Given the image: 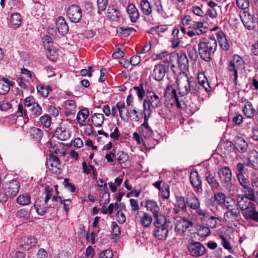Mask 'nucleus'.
Returning <instances> with one entry per match:
<instances>
[{"label":"nucleus","instance_id":"de8ad7c7","mask_svg":"<svg viewBox=\"0 0 258 258\" xmlns=\"http://www.w3.org/2000/svg\"><path fill=\"white\" fill-rule=\"evenodd\" d=\"M219 237L221 239V245L225 249L228 250L229 252H231L232 251V247L230 241V238H228L223 235H220Z\"/></svg>","mask_w":258,"mask_h":258},{"label":"nucleus","instance_id":"f704fd0d","mask_svg":"<svg viewBox=\"0 0 258 258\" xmlns=\"http://www.w3.org/2000/svg\"><path fill=\"white\" fill-rule=\"evenodd\" d=\"M107 16L112 20L117 21L119 18L120 12L115 6H109Z\"/></svg>","mask_w":258,"mask_h":258},{"label":"nucleus","instance_id":"680f3d73","mask_svg":"<svg viewBox=\"0 0 258 258\" xmlns=\"http://www.w3.org/2000/svg\"><path fill=\"white\" fill-rule=\"evenodd\" d=\"M218 219L214 216H211L207 221V225L210 228H215L217 226Z\"/></svg>","mask_w":258,"mask_h":258},{"label":"nucleus","instance_id":"bb28decb","mask_svg":"<svg viewBox=\"0 0 258 258\" xmlns=\"http://www.w3.org/2000/svg\"><path fill=\"white\" fill-rule=\"evenodd\" d=\"M242 112L244 115L248 118L251 119L254 116L256 117L255 108L253 106L252 103L246 101L242 108Z\"/></svg>","mask_w":258,"mask_h":258},{"label":"nucleus","instance_id":"e433bc0d","mask_svg":"<svg viewBox=\"0 0 258 258\" xmlns=\"http://www.w3.org/2000/svg\"><path fill=\"white\" fill-rule=\"evenodd\" d=\"M248 166L246 165V162L244 163H238L235 167V173L237 176L247 175L248 172Z\"/></svg>","mask_w":258,"mask_h":258},{"label":"nucleus","instance_id":"4468645a","mask_svg":"<svg viewBox=\"0 0 258 258\" xmlns=\"http://www.w3.org/2000/svg\"><path fill=\"white\" fill-rule=\"evenodd\" d=\"M20 187L19 182L16 180H12L5 185L4 189L8 196L13 197L18 193Z\"/></svg>","mask_w":258,"mask_h":258},{"label":"nucleus","instance_id":"423d86ee","mask_svg":"<svg viewBox=\"0 0 258 258\" xmlns=\"http://www.w3.org/2000/svg\"><path fill=\"white\" fill-rule=\"evenodd\" d=\"M218 177L221 182L228 191L234 190V185L232 184V172L228 166H225L219 169L217 172Z\"/></svg>","mask_w":258,"mask_h":258},{"label":"nucleus","instance_id":"6e6552de","mask_svg":"<svg viewBox=\"0 0 258 258\" xmlns=\"http://www.w3.org/2000/svg\"><path fill=\"white\" fill-rule=\"evenodd\" d=\"M189 254L194 257H198L203 255L206 249L205 246L199 241L191 239L187 245Z\"/></svg>","mask_w":258,"mask_h":258},{"label":"nucleus","instance_id":"4be33fe9","mask_svg":"<svg viewBox=\"0 0 258 258\" xmlns=\"http://www.w3.org/2000/svg\"><path fill=\"white\" fill-rule=\"evenodd\" d=\"M240 215V210L238 208L227 210L224 214L223 218L225 221L233 222L237 220Z\"/></svg>","mask_w":258,"mask_h":258},{"label":"nucleus","instance_id":"49530a36","mask_svg":"<svg viewBox=\"0 0 258 258\" xmlns=\"http://www.w3.org/2000/svg\"><path fill=\"white\" fill-rule=\"evenodd\" d=\"M214 197L216 203L219 206L221 207H223V205H224V203L226 201L225 195L221 192H217L214 194Z\"/></svg>","mask_w":258,"mask_h":258},{"label":"nucleus","instance_id":"393cba45","mask_svg":"<svg viewBox=\"0 0 258 258\" xmlns=\"http://www.w3.org/2000/svg\"><path fill=\"white\" fill-rule=\"evenodd\" d=\"M216 36L219 44L221 48L224 51L228 50L230 48V45L223 32L222 31L217 32Z\"/></svg>","mask_w":258,"mask_h":258},{"label":"nucleus","instance_id":"39448f33","mask_svg":"<svg viewBox=\"0 0 258 258\" xmlns=\"http://www.w3.org/2000/svg\"><path fill=\"white\" fill-rule=\"evenodd\" d=\"M244 67L243 59L238 55L234 54L232 58L228 61L227 70L230 76L234 77V84H236L238 79V72Z\"/></svg>","mask_w":258,"mask_h":258},{"label":"nucleus","instance_id":"13d9d810","mask_svg":"<svg viewBox=\"0 0 258 258\" xmlns=\"http://www.w3.org/2000/svg\"><path fill=\"white\" fill-rule=\"evenodd\" d=\"M107 0H97V5L98 8V13L101 14V12L104 11L107 6Z\"/></svg>","mask_w":258,"mask_h":258},{"label":"nucleus","instance_id":"5fc2aeb1","mask_svg":"<svg viewBox=\"0 0 258 258\" xmlns=\"http://www.w3.org/2000/svg\"><path fill=\"white\" fill-rule=\"evenodd\" d=\"M116 107L118 108L121 119L122 120H125L126 118L123 116V113L125 112L126 113V110H128V109L126 108L124 103L120 102L117 103Z\"/></svg>","mask_w":258,"mask_h":258},{"label":"nucleus","instance_id":"864d4df0","mask_svg":"<svg viewBox=\"0 0 258 258\" xmlns=\"http://www.w3.org/2000/svg\"><path fill=\"white\" fill-rule=\"evenodd\" d=\"M132 91H133L137 95L140 100L143 99L145 94V91L142 85L140 86H135L133 87Z\"/></svg>","mask_w":258,"mask_h":258},{"label":"nucleus","instance_id":"f257e3e1","mask_svg":"<svg viewBox=\"0 0 258 258\" xmlns=\"http://www.w3.org/2000/svg\"><path fill=\"white\" fill-rule=\"evenodd\" d=\"M198 80L199 84L192 77L189 78L185 73H179L176 79L179 94L182 96L187 95L189 93L193 95H198L201 91L200 87L207 92L211 91L212 87L204 73H199Z\"/></svg>","mask_w":258,"mask_h":258},{"label":"nucleus","instance_id":"aec40b11","mask_svg":"<svg viewBox=\"0 0 258 258\" xmlns=\"http://www.w3.org/2000/svg\"><path fill=\"white\" fill-rule=\"evenodd\" d=\"M236 201L237 207L242 212L247 209L253 204L248 199L241 194H238L236 196Z\"/></svg>","mask_w":258,"mask_h":258},{"label":"nucleus","instance_id":"7ed1b4c3","mask_svg":"<svg viewBox=\"0 0 258 258\" xmlns=\"http://www.w3.org/2000/svg\"><path fill=\"white\" fill-rule=\"evenodd\" d=\"M162 105L161 98L155 93H150L147 95L143 102L144 116L151 117L154 110L160 107Z\"/></svg>","mask_w":258,"mask_h":258},{"label":"nucleus","instance_id":"c85d7f7f","mask_svg":"<svg viewBox=\"0 0 258 258\" xmlns=\"http://www.w3.org/2000/svg\"><path fill=\"white\" fill-rule=\"evenodd\" d=\"M14 82L8 79L3 78L0 80V94H7L10 89V87L13 86Z\"/></svg>","mask_w":258,"mask_h":258},{"label":"nucleus","instance_id":"6ab92c4d","mask_svg":"<svg viewBox=\"0 0 258 258\" xmlns=\"http://www.w3.org/2000/svg\"><path fill=\"white\" fill-rule=\"evenodd\" d=\"M56 28L59 33L64 36L69 32V26L64 18L61 16L58 17L55 22Z\"/></svg>","mask_w":258,"mask_h":258},{"label":"nucleus","instance_id":"6e6d98bb","mask_svg":"<svg viewBox=\"0 0 258 258\" xmlns=\"http://www.w3.org/2000/svg\"><path fill=\"white\" fill-rule=\"evenodd\" d=\"M40 121L44 127L48 128L50 126L51 120L50 117L45 114L40 117Z\"/></svg>","mask_w":258,"mask_h":258},{"label":"nucleus","instance_id":"1a4fd4ad","mask_svg":"<svg viewBox=\"0 0 258 258\" xmlns=\"http://www.w3.org/2000/svg\"><path fill=\"white\" fill-rule=\"evenodd\" d=\"M169 64L168 62L164 61L155 66L152 73L153 78L158 82L163 80L166 74L169 71Z\"/></svg>","mask_w":258,"mask_h":258},{"label":"nucleus","instance_id":"473e14b6","mask_svg":"<svg viewBox=\"0 0 258 258\" xmlns=\"http://www.w3.org/2000/svg\"><path fill=\"white\" fill-rule=\"evenodd\" d=\"M37 243V239L34 237H30L24 238L21 244L23 249L28 250L35 245Z\"/></svg>","mask_w":258,"mask_h":258},{"label":"nucleus","instance_id":"603ef678","mask_svg":"<svg viewBox=\"0 0 258 258\" xmlns=\"http://www.w3.org/2000/svg\"><path fill=\"white\" fill-rule=\"evenodd\" d=\"M65 106L68 114H71L75 111L76 105L75 102L73 100H67L65 102Z\"/></svg>","mask_w":258,"mask_h":258},{"label":"nucleus","instance_id":"e2e57ef3","mask_svg":"<svg viewBox=\"0 0 258 258\" xmlns=\"http://www.w3.org/2000/svg\"><path fill=\"white\" fill-rule=\"evenodd\" d=\"M52 192L53 188L48 185H46L45 187V191L44 192L45 198L43 200L47 203L52 196Z\"/></svg>","mask_w":258,"mask_h":258},{"label":"nucleus","instance_id":"c756f323","mask_svg":"<svg viewBox=\"0 0 258 258\" xmlns=\"http://www.w3.org/2000/svg\"><path fill=\"white\" fill-rule=\"evenodd\" d=\"M242 191L243 193V196L246 197L249 201L254 202L256 198L255 197V188H252L250 184L242 188Z\"/></svg>","mask_w":258,"mask_h":258},{"label":"nucleus","instance_id":"774afa93","mask_svg":"<svg viewBox=\"0 0 258 258\" xmlns=\"http://www.w3.org/2000/svg\"><path fill=\"white\" fill-rule=\"evenodd\" d=\"M47 57L51 61H54L57 58V52L54 49L49 48L47 53Z\"/></svg>","mask_w":258,"mask_h":258},{"label":"nucleus","instance_id":"a18cd8bd","mask_svg":"<svg viewBox=\"0 0 258 258\" xmlns=\"http://www.w3.org/2000/svg\"><path fill=\"white\" fill-rule=\"evenodd\" d=\"M30 134L33 138L37 142H39L43 137V131L37 127H32L30 130Z\"/></svg>","mask_w":258,"mask_h":258},{"label":"nucleus","instance_id":"2f4dec72","mask_svg":"<svg viewBox=\"0 0 258 258\" xmlns=\"http://www.w3.org/2000/svg\"><path fill=\"white\" fill-rule=\"evenodd\" d=\"M54 136L61 141H66L70 139L71 134L69 130L61 127L56 130Z\"/></svg>","mask_w":258,"mask_h":258},{"label":"nucleus","instance_id":"f8f14e48","mask_svg":"<svg viewBox=\"0 0 258 258\" xmlns=\"http://www.w3.org/2000/svg\"><path fill=\"white\" fill-rule=\"evenodd\" d=\"M46 165L52 173L59 174L61 173L60 164L59 159L54 155L49 156V159L46 161Z\"/></svg>","mask_w":258,"mask_h":258},{"label":"nucleus","instance_id":"dca6fc26","mask_svg":"<svg viewBox=\"0 0 258 258\" xmlns=\"http://www.w3.org/2000/svg\"><path fill=\"white\" fill-rule=\"evenodd\" d=\"M150 117L144 116V121L143 124L139 127V132L140 136L145 139L151 137L153 134V131L149 126L148 124V120Z\"/></svg>","mask_w":258,"mask_h":258},{"label":"nucleus","instance_id":"ddd939ff","mask_svg":"<svg viewBox=\"0 0 258 258\" xmlns=\"http://www.w3.org/2000/svg\"><path fill=\"white\" fill-rule=\"evenodd\" d=\"M194 224L192 222L184 218L181 219L176 221L175 230L181 235H184L186 230H190L193 227Z\"/></svg>","mask_w":258,"mask_h":258},{"label":"nucleus","instance_id":"f3484780","mask_svg":"<svg viewBox=\"0 0 258 258\" xmlns=\"http://www.w3.org/2000/svg\"><path fill=\"white\" fill-rule=\"evenodd\" d=\"M164 95L165 97H170L171 99H173V101L176 104V106L178 108H181V105L176 94V91L171 85H168L167 86Z\"/></svg>","mask_w":258,"mask_h":258},{"label":"nucleus","instance_id":"09e8293b","mask_svg":"<svg viewBox=\"0 0 258 258\" xmlns=\"http://www.w3.org/2000/svg\"><path fill=\"white\" fill-rule=\"evenodd\" d=\"M117 33L123 37L128 36L132 32L136 31L135 29L128 27H120L117 29Z\"/></svg>","mask_w":258,"mask_h":258},{"label":"nucleus","instance_id":"a211bd4d","mask_svg":"<svg viewBox=\"0 0 258 258\" xmlns=\"http://www.w3.org/2000/svg\"><path fill=\"white\" fill-rule=\"evenodd\" d=\"M242 212L243 216L245 219H252L254 221L258 222V212L256 210L255 205L254 203Z\"/></svg>","mask_w":258,"mask_h":258},{"label":"nucleus","instance_id":"3c124183","mask_svg":"<svg viewBox=\"0 0 258 258\" xmlns=\"http://www.w3.org/2000/svg\"><path fill=\"white\" fill-rule=\"evenodd\" d=\"M223 207H225L227 210H232V209L237 208V201L232 198H228L225 201Z\"/></svg>","mask_w":258,"mask_h":258},{"label":"nucleus","instance_id":"2eb2a0df","mask_svg":"<svg viewBox=\"0 0 258 258\" xmlns=\"http://www.w3.org/2000/svg\"><path fill=\"white\" fill-rule=\"evenodd\" d=\"M190 182L193 186L194 190L198 193L203 191L202 179L197 171L191 172L190 174Z\"/></svg>","mask_w":258,"mask_h":258},{"label":"nucleus","instance_id":"052dcab7","mask_svg":"<svg viewBox=\"0 0 258 258\" xmlns=\"http://www.w3.org/2000/svg\"><path fill=\"white\" fill-rule=\"evenodd\" d=\"M188 54L189 57L193 60H196L198 57V52L195 46L190 45L188 47Z\"/></svg>","mask_w":258,"mask_h":258},{"label":"nucleus","instance_id":"9b49d317","mask_svg":"<svg viewBox=\"0 0 258 258\" xmlns=\"http://www.w3.org/2000/svg\"><path fill=\"white\" fill-rule=\"evenodd\" d=\"M146 207L148 211L153 214L155 220L165 217L160 212V206L156 201L153 200H147L146 201Z\"/></svg>","mask_w":258,"mask_h":258},{"label":"nucleus","instance_id":"bf43d9fd","mask_svg":"<svg viewBox=\"0 0 258 258\" xmlns=\"http://www.w3.org/2000/svg\"><path fill=\"white\" fill-rule=\"evenodd\" d=\"M116 155L117 156V159L120 163H125L129 158L128 154L123 151H118Z\"/></svg>","mask_w":258,"mask_h":258},{"label":"nucleus","instance_id":"20e7f679","mask_svg":"<svg viewBox=\"0 0 258 258\" xmlns=\"http://www.w3.org/2000/svg\"><path fill=\"white\" fill-rule=\"evenodd\" d=\"M169 222H167L165 217L155 220L154 235L156 238L160 240L166 239L169 231Z\"/></svg>","mask_w":258,"mask_h":258},{"label":"nucleus","instance_id":"4c0bfd02","mask_svg":"<svg viewBox=\"0 0 258 258\" xmlns=\"http://www.w3.org/2000/svg\"><path fill=\"white\" fill-rule=\"evenodd\" d=\"M140 7L143 14L149 16L152 13V7L148 0H141Z\"/></svg>","mask_w":258,"mask_h":258},{"label":"nucleus","instance_id":"a878e982","mask_svg":"<svg viewBox=\"0 0 258 258\" xmlns=\"http://www.w3.org/2000/svg\"><path fill=\"white\" fill-rule=\"evenodd\" d=\"M186 203L187 206L192 210L197 209L200 207V200L193 192L187 195Z\"/></svg>","mask_w":258,"mask_h":258},{"label":"nucleus","instance_id":"9d476101","mask_svg":"<svg viewBox=\"0 0 258 258\" xmlns=\"http://www.w3.org/2000/svg\"><path fill=\"white\" fill-rule=\"evenodd\" d=\"M81 9L77 5H73L70 6L67 12L68 18L72 22H79L82 16Z\"/></svg>","mask_w":258,"mask_h":258},{"label":"nucleus","instance_id":"a19ab883","mask_svg":"<svg viewBox=\"0 0 258 258\" xmlns=\"http://www.w3.org/2000/svg\"><path fill=\"white\" fill-rule=\"evenodd\" d=\"M104 116L102 113H94L92 116V122L95 126L100 127L103 123Z\"/></svg>","mask_w":258,"mask_h":258},{"label":"nucleus","instance_id":"c03bdc74","mask_svg":"<svg viewBox=\"0 0 258 258\" xmlns=\"http://www.w3.org/2000/svg\"><path fill=\"white\" fill-rule=\"evenodd\" d=\"M177 62L179 66L185 69L188 64V59L185 53H181L178 54Z\"/></svg>","mask_w":258,"mask_h":258},{"label":"nucleus","instance_id":"37998d69","mask_svg":"<svg viewBox=\"0 0 258 258\" xmlns=\"http://www.w3.org/2000/svg\"><path fill=\"white\" fill-rule=\"evenodd\" d=\"M17 202L18 204L22 206L28 205L31 202V198L28 194H21L18 197Z\"/></svg>","mask_w":258,"mask_h":258},{"label":"nucleus","instance_id":"0e129e2a","mask_svg":"<svg viewBox=\"0 0 258 258\" xmlns=\"http://www.w3.org/2000/svg\"><path fill=\"white\" fill-rule=\"evenodd\" d=\"M156 12L160 15L162 16L164 13V10L162 6L161 0H155L154 3Z\"/></svg>","mask_w":258,"mask_h":258},{"label":"nucleus","instance_id":"0eeeda50","mask_svg":"<svg viewBox=\"0 0 258 258\" xmlns=\"http://www.w3.org/2000/svg\"><path fill=\"white\" fill-rule=\"evenodd\" d=\"M240 19L244 27L248 30H253L258 25V19L255 14L251 15L246 11L240 12Z\"/></svg>","mask_w":258,"mask_h":258},{"label":"nucleus","instance_id":"cd10ccee","mask_svg":"<svg viewBox=\"0 0 258 258\" xmlns=\"http://www.w3.org/2000/svg\"><path fill=\"white\" fill-rule=\"evenodd\" d=\"M47 202L43 200L38 199L34 205V207L36 209V212L38 215H44L47 212Z\"/></svg>","mask_w":258,"mask_h":258},{"label":"nucleus","instance_id":"ea45409f","mask_svg":"<svg viewBox=\"0 0 258 258\" xmlns=\"http://www.w3.org/2000/svg\"><path fill=\"white\" fill-rule=\"evenodd\" d=\"M176 198V206L183 211L187 210V198L185 199L181 196H177Z\"/></svg>","mask_w":258,"mask_h":258},{"label":"nucleus","instance_id":"5701e85b","mask_svg":"<svg viewBox=\"0 0 258 258\" xmlns=\"http://www.w3.org/2000/svg\"><path fill=\"white\" fill-rule=\"evenodd\" d=\"M126 12L132 22H136L140 17V13L135 5L130 4L127 5Z\"/></svg>","mask_w":258,"mask_h":258},{"label":"nucleus","instance_id":"69168bd1","mask_svg":"<svg viewBox=\"0 0 258 258\" xmlns=\"http://www.w3.org/2000/svg\"><path fill=\"white\" fill-rule=\"evenodd\" d=\"M101 213L103 214L111 215L112 214L114 210L113 204H110L107 207L103 205L100 209Z\"/></svg>","mask_w":258,"mask_h":258},{"label":"nucleus","instance_id":"58836bf2","mask_svg":"<svg viewBox=\"0 0 258 258\" xmlns=\"http://www.w3.org/2000/svg\"><path fill=\"white\" fill-rule=\"evenodd\" d=\"M89 115V110L86 108H83L80 110L77 116V121L80 124H83L86 118Z\"/></svg>","mask_w":258,"mask_h":258},{"label":"nucleus","instance_id":"c9c22d12","mask_svg":"<svg viewBox=\"0 0 258 258\" xmlns=\"http://www.w3.org/2000/svg\"><path fill=\"white\" fill-rule=\"evenodd\" d=\"M125 116L127 119H130L132 121H138L140 119L139 111L135 108L126 110Z\"/></svg>","mask_w":258,"mask_h":258},{"label":"nucleus","instance_id":"412c9836","mask_svg":"<svg viewBox=\"0 0 258 258\" xmlns=\"http://www.w3.org/2000/svg\"><path fill=\"white\" fill-rule=\"evenodd\" d=\"M137 215L140 218L141 224L143 227L147 228L151 225L153 219L150 214L143 211H139Z\"/></svg>","mask_w":258,"mask_h":258},{"label":"nucleus","instance_id":"8fccbe9b","mask_svg":"<svg viewBox=\"0 0 258 258\" xmlns=\"http://www.w3.org/2000/svg\"><path fill=\"white\" fill-rule=\"evenodd\" d=\"M22 22V18L18 13H15L11 16L10 23L12 25L19 26Z\"/></svg>","mask_w":258,"mask_h":258},{"label":"nucleus","instance_id":"b1692460","mask_svg":"<svg viewBox=\"0 0 258 258\" xmlns=\"http://www.w3.org/2000/svg\"><path fill=\"white\" fill-rule=\"evenodd\" d=\"M245 162L247 166H251L256 169L258 163V152L255 150L249 152Z\"/></svg>","mask_w":258,"mask_h":258},{"label":"nucleus","instance_id":"4d7b16f0","mask_svg":"<svg viewBox=\"0 0 258 258\" xmlns=\"http://www.w3.org/2000/svg\"><path fill=\"white\" fill-rule=\"evenodd\" d=\"M236 177L242 188L250 184L247 175L237 176Z\"/></svg>","mask_w":258,"mask_h":258},{"label":"nucleus","instance_id":"f03ea898","mask_svg":"<svg viewBox=\"0 0 258 258\" xmlns=\"http://www.w3.org/2000/svg\"><path fill=\"white\" fill-rule=\"evenodd\" d=\"M217 48V41L214 37L202 38L198 44V51L201 59L210 61Z\"/></svg>","mask_w":258,"mask_h":258},{"label":"nucleus","instance_id":"79ce46f5","mask_svg":"<svg viewBox=\"0 0 258 258\" xmlns=\"http://www.w3.org/2000/svg\"><path fill=\"white\" fill-rule=\"evenodd\" d=\"M29 111L32 118L39 116L42 112V108L37 102L29 108Z\"/></svg>","mask_w":258,"mask_h":258},{"label":"nucleus","instance_id":"72a5a7b5","mask_svg":"<svg viewBox=\"0 0 258 258\" xmlns=\"http://www.w3.org/2000/svg\"><path fill=\"white\" fill-rule=\"evenodd\" d=\"M206 180L213 191L219 189L220 184L215 175L212 174H209L206 176Z\"/></svg>","mask_w":258,"mask_h":258},{"label":"nucleus","instance_id":"7c9ffc66","mask_svg":"<svg viewBox=\"0 0 258 258\" xmlns=\"http://www.w3.org/2000/svg\"><path fill=\"white\" fill-rule=\"evenodd\" d=\"M234 148L241 153H245L247 150L248 144L244 139L239 137L235 142Z\"/></svg>","mask_w":258,"mask_h":258},{"label":"nucleus","instance_id":"338daca9","mask_svg":"<svg viewBox=\"0 0 258 258\" xmlns=\"http://www.w3.org/2000/svg\"><path fill=\"white\" fill-rule=\"evenodd\" d=\"M236 3L237 6L242 10L246 9L249 7V0H236Z\"/></svg>","mask_w":258,"mask_h":258}]
</instances>
